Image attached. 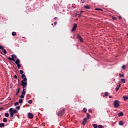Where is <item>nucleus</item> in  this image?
Returning <instances> with one entry per match:
<instances>
[{"mask_svg": "<svg viewBox=\"0 0 128 128\" xmlns=\"http://www.w3.org/2000/svg\"><path fill=\"white\" fill-rule=\"evenodd\" d=\"M28 79L26 78H24L23 80L21 81V86H23L24 88H26V86H28V82H26Z\"/></svg>", "mask_w": 128, "mask_h": 128, "instance_id": "f257e3e1", "label": "nucleus"}, {"mask_svg": "<svg viewBox=\"0 0 128 128\" xmlns=\"http://www.w3.org/2000/svg\"><path fill=\"white\" fill-rule=\"evenodd\" d=\"M12 58L8 57V58L9 60H12V62H15V60L16 59L17 56L15 54H12L11 56Z\"/></svg>", "mask_w": 128, "mask_h": 128, "instance_id": "f03ea898", "label": "nucleus"}, {"mask_svg": "<svg viewBox=\"0 0 128 128\" xmlns=\"http://www.w3.org/2000/svg\"><path fill=\"white\" fill-rule=\"evenodd\" d=\"M120 106V102L118 100L114 101V108H118Z\"/></svg>", "mask_w": 128, "mask_h": 128, "instance_id": "7ed1b4c3", "label": "nucleus"}, {"mask_svg": "<svg viewBox=\"0 0 128 128\" xmlns=\"http://www.w3.org/2000/svg\"><path fill=\"white\" fill-rule=\"evenodd\" d=\"M64 110H66V109L63 108L62 110L59 111L58 114V116H62L64 114Z\"/></svg>", "mask_w": 128, "mask_h": 128, "instance_id": "20e7f679", "label": "nucleus"}, {"mask_svg": "<svg viewBox=\"0 0 128 128\" xmlns=\"http://www.w3.org/2000/svg\"><path fill=\"white\" fill-rule=\"evenodd\" d=\"M76 38L79 40L80 42H84V40H82V38L79 34H77Z\"/></svg>", "mask_w": 128, "mask_h": 128, "instance_id": "39448f33", "label": "nucleus"}, {"mask_svg": "<svg viewBox=\"0 0 128 128\" xmlns=\"http://www.w3.org/2000/svg\"><path fill=\"white\" fill-rule=\"evenodd\" d=\"M12 109H9V112L10 113V116L11 118H14V113L12 112Z\"/></svg>", "mask_w": 128, "mask_h": 128, "instance_id": "423d86ee", "label": "nucleus"}, {"mask_svg": "<svg viewBox=\"0 0 128 128\" xmlns=\"http://www.w3.org/2000/svg\"><path fill=\"white\" fill-rule=\"evenodd\" d=\"M28 118H30V120H32V118H34V114L31 112H29L28 114Z\"/></svg>", "mask_w": 128, "mask_h": 128, "instance_id": "0eeeda50", "label": "nucleus"}, {"mask_svg": "<svg viewBox=\"0 0 128 128\" xmlns=\"http://www.w3.org/2000/svg\"><path fill=\"white\" fill-rule=\"evenodd\" d=\"M77 26H78V25L76 24H74V26L71 30L72 32H74V30H76Z\"/></svg>", "mask_w": 128, "mask_h": 128, "instance_id": "6e6552de", "label": "nucleus"}, {"mask_svg": "<svg viewBox=\"0 0 128 128\" xmlns=\"http://www.w3.org/2000/svg\"><path fill=\"white\" fill-rule=\"evenodd\" d=\"M88 119L86 118H84L82 120V126H86V121Z\"/></svg>", "mask_w": 128, "mask_h": 128, "instance_id": "1a4fd4ad", "label": "nucleus"}, {"mask_svg": "<svg viewBox=\"0 0 128 128\" xmlns=\"http://www.w3.org/2000/svg\"><path fill=\"white\" fill-rule=\"evenodd\" d=\"M10 109H12V112H13V113L18 114V110H14V108H10Z\"/></svg>", "mask_w": 128, "mask_h": 128, "instance_id": "9d476101", "label": "nucleus"}, {"mask_svg": "<svg viewBox=\"0 0 128 128\" xmlns=\"http://www.w3.org/2000/svg\"><path fill=\"white\" fill-rule=\"evenodd\" d=\"M20 59L18 58L16 61L15 62L16 64H20Z\"/></svg>", "mask_w": 128, "mask_h": 128, "instance_id": "9b49d317", "label": "nucleus"}, {"mask_svg": "<svg viewBox=\"0 0 128 128\" xmlns=\"http://www.w3.org/2000/svg\"><path fill=\"white\" fill-rule=\"evenodd\" d=\"M120 88V85H118L116 86V92H118V88Z\"/></svg>", "mask_w": 128, "mask_h": 128, "instance_id": "f8f14e48", "label": "nucleus"}, {"mask_svg": "<svg viewBox=\"0 0 128 128\" xmlns=\"http://www.w3.org/2000/svg\"><path fill=\"white\" fill-rule=\"evenodd\" d=\"M86 116H87V117L86 118L87 120H90V114L86 113Z\"/></svg>", "mask_w": 128, "mask_h": 128, "instance_id": "ddd939ff", "label": "nucleus"}, {"mask_svg": "<svg viewBox=\"0 0 128 128\" xmlns=\"http://www.w3.org/2000/svg\"><path fill=\"white\" fill-rule=\"evenodd\" d=\"M124 116V112H120L118 114V116Z\"/></svg>", "mask_w": 128, "mask_h": 128, "instance_id": "4468645a", "label": "nucleus"}, {"mask_svg": "<svg viewBox=\"0 0 128 128\" xmlns=\"http://www.w3.org/2000/svg\"><path fill=\"white\" fill-rule=\"evenodd\" d=\"M4 123H0V128H4Z\"/></svg>", "mask_w": 128, "mask_h": 128, "instance_id": "2eb2a0df", "label": "nucleus"}, {"mask_svg": "<svg viewBox=\"0 0 128 128\" xmlns=\"http://www.w3.org/2000/svg\"><path fill=\"white\" fill-rule=\"evenodd\" d=\"M120 82H122V84H125L126 83V79L124 78H122L120 80Z\"/></svg>", "mask_w": 128, "mask_h": 128, "instance_id": "dca6fc26", "label": "nucleus"}, {"mask_svg": "<svg viewBox=\"0 0 128 128\" xmlns=\"http://www.w3.org/2000/svg\"><path fill=\"white\" fill-rule=\"evenodd\" d=\"M118 124L120 126H124V122H122V120H120L119 123Z\"/></svg>", "mask_w": 128, "mask_h": 128, "instance_id": "f3484780", "label": "nucleus"}, {"mask_svg": "<svg viewBox=\"0 0 128 128\" xmlns=\"http://www.w3.org/2000/svg\"><path fill=\"white\" fill-rule=\"evenodd\" d=\"M123 98L124 100H128V96H123Z\"/></svg>", "mask_w": 128, "mask_h": 128, "instance_id": "a211bd4d", "label": "nucleus"}, {"mask_svg": "<svg viewBox=\"0 0 128 128\" xmlns=\"http://www.w3.org/2000/svg\"><path fill=\"white\" fill-rule=\"evenodd\" d=\"M21 78L24 80V78H26V75L24 74H22L21 76Z\"/></svg>", "mask_w": 128, "mask_h": 128, "instance_id": "6ab92c4d", "label": "nucleus"}, {"mask_svg": "<svg viewBox=\"0 0 128 128\" xmlns=\"http://www.w3.org/2000/svg\"><path fill=\"white\" fill-rule=\"evenodd\" d=\"M4 116L6 118H8V116H10V114L8 112H6Z\"/></svg>", "mask_w": 128, "mask_h": 128, "instance_id": "aec40b11", "label": "nucleus"}, {"mask_svg": "<svg viewBox=\"0 0 128 128\" xmlns=\"http://www.w3.org/2000/svg\"><path fill=\"white\" fill-rule=\"evenodd\" d=\"M92 126L94 128H98V124H93Z\"/></svg>", "mask_w": 128, "mask_h": 128, "instance_id": "412c9836", "label": "nucleus"}, {"mask_svg": "<svg viewBox=\"0 0 128 128\" xmlns=\"http://www.w3.org/2000/svg\"><path fill=\"white\" fill-rule=\"evenodd\" d=\"M12 36H14L16 35V32H12Z\"/></svg>", "mask_w": 128, "mask_h": 128, "instance_id": "4be33fe9", "label": "nucleus"}, {"mask_svg": "<svg viewBox=\"0 0 128 128\" xmlns=\"http://www.w3.org/2000/svg\"><path fill=\"white\" fill-rule=\"evenodd\" d=\"M8 122V119L6 118H3V122Z\"/></svg>", "mask_w": 128, "mask_h": 128, "instance_id": "5701e85b", "label": "nucleus"}, {"mask_svg": "<svg viewBox=\"0 0 128 128\" xmlns=\"http://www.w3.org/2000/svg\"><path fill=\"white\" fill-rule=\"evenodd\" d=\"M4 49V46L2 45H0V50H2Z\"/></svg>", "mask_w": 128, "mask_h": 128, "instance_id": "b1692460", "label": "nucleus"}, {"mask_svg": "<svg viewBox=\"0 0 128 128\" xmlns=\"http://www.w3.org/2000/svg\"><path fill=\"white\" fill-rule=\"evenodd\" d=\"M22 102H24V100H23L22 99L20 98V99L19 100V103H20V104H22Z\"/></svg>", "mask_w": 128, "mask_h": 128, "instance_id": "393cba45", "label": "nucleus"}, {"mask_svg": "<svg viewBox=\"0 0 128 128\" xmlns=\"http://www.w3.org/2000/svg\"><path fill=\"white\" fill-rule=\"evenodd\" d=\"M2 52H3L4 54H6L7 52H6V49H4L2 50Z\"/></svg>", "mask_w": 128, "mask_h": 128, "instance_id": "a878e982", "label": "nucleus"}, {"mask_svg": "<svg viewBox=\"0 0 128 128\" xmlns=\"http://www.w3.org/2000/svg\"><path fill=\"white\" fill-rule=\"evenodd\" d=\"M16 64L18 70H20V66H21L20 64Z\"/></svg>", "mask_w": 128, "mask_h": 128, "instance_id": "bb28decb", "label": "nucleus"}, {"mask_svg": "<svg viewBox=\"0 0 128 128\" xmlns=\"http://www.w3.org/2000/svg\"><path fill=\"white\" fill-rule=\"evenodd\" d=\"M112 18L114 20H116V16H112Z\"/></svg>", "mask_w": 128, "mask_h": 128, "instance_id": "cd10ccee", "label": "nucleus"}, {"mask_svg": "<svg viewBox=\"0 0 128 128\" xmlns=\"http://www.w3.org/2000/svg\"><path fill=\"white\" fill-rule=\"evenodd\" d=\"M98 128H104V127L102 125L98 126Z\"/></svg>", "mask_w": 128, "mask_h": 128, "instance_id": "c85d7f7f", "label": "nucleus"}, {"mask_svg": "<svg viewBox=\"0 0 128 128\" xmlns=\"http://www.w3.org/2000/svg\"><path fill=\"white\" fill-rule=\"evenodd\" d=\"M104 96H108V92H105Z\"/></svg>", "mask_w": 128, "mask_h": 128, "instance_id": "c756f323", "label": "nucleus"}, {"mask_svg": "<svg viewBox=\"0 0 128 128\" xmlns=\"http://www.w3.org/2000/svg\"><path fill=\"white\" fill-rule=\"evenodd\" d=\"M28 104H32V100H29L28 101Z\"/></svg>", "mask_w": 128, "mask_h": 128, "instance_id": "7c9ffc66", "label": "nucleus"}, {"mask_svg": "<svg viewBox=\"0 0 128 128\" xmlns=\"http://www.w3.org/2000/svg\"><path fill=\"white\" fill-rule=\"evenodd\" d=\"M84 8L87 10H90V8L89 6H84Z\"/></svg>", "mask_w": 128, "mask_h": 128, "instance_id": "2f4dec72", "label": "nucleus"}, {"mask_svg": "<svg viewBox=\"0 0 128 128\" xmlns=\"http://www.w3.org/2000/svg\"><path fill=\"white\" fill-rule=\"evenodd\" d=\"M18 104H20V103L18 102L14 103V106H18Z\"/></svg>", "mask_w": 128, "mask_h": 128, "instance_id": "473e14b6", "label": "nucleus"}, {"mask_svg": "<svg viewBox=\"0 0 128 128\" xmlns=\"http://www.w3.org/2000/svg\"><path fill=\"white\" fill-rule=\"evenodd\" d=\"M20 98H24V95L22 94L20 96Z\"/></svg>", "mask_w": 128, "mask_h": 128, "instance_id": "72a5a7b5", "label": "nucleus"}, {"mask_svg": "<svg viewBox=\"0 0 128 128\" xmlns=\"http://www.w3.org/2000/svg\"><path fill=\"white\" fill-rule=\"evenodd\" d=\"M22 94H24V96L26 95V92L25 91H22Z\"/></svg>", "mask_w": 128, "mask_h": 128, "instance_id": "f704fd0d", "label": "nucleus"}, {"mask_svg": "<svg viewBox=\"0 0 128 128\" xmlns=\"http://www.w3.org/2000/svg\"><path fill=\"white\" fill-rule=\"evenodd\" d=\"M83 110L84 112H86V110H88L86 108H84Z\"/></svg>", "mask_w": 128, "mask_h": 128, "instance_id": "c9c22d12", "label": "nucleus"}, {"mask_svg": "<svg viewBox=\"0 0 128 128\" xmlns=\"http://www.w3.org/2000/svg\"><path fill=\"white\" fill-rule=\"evenodd\" d=\"M120 78H124V74H119Z\"/></svg>", "mask_w": 128, "mask_h": 128, "instance_id": "e433bc0d", "label": "nucleus"}, {"mask_svg": "<svg viewBox=\"0 0 128 128\" xmlns=\"http://www.w3.org/2000/svg\"><path fill=\"white\" fill-rule=\"evenodd\" d=\"M82 4H84L86 2V0H81Z\"/></svg>", "mask_w": 128, "mask_h": 128, "instance_id": "4c0bfd02", "label": "nucleus"}, {"mask_svg": "<svg viewBox=\"0 0 128 128\" xmlns=\"http://www.w3.org/2000/svg\"><path fill=\"white\" fill-rule=\"evenodd\" d=\"M20 74H24V71L22 70H20Z\"/></svg>", "mask_w": 128, "mask_h": 128, "instance_id": "58836bf2", "label": "nucleus"}, {"mask_svg": "<svg viewBox=\"0 0 128 128\" xmlns=\"http://www.w3.org/2000/svg\"><path fill=\"white\" fill-rule=\"evenodd\" d=\"M122 68L123 70H126V66L123 65V66H122Z\"/></svg>", "mask_w": 128, "mask_h": 128, "instance_id": "ea45409f", "label": "nucleus"}, {"mask_svg": "<svg viewBox=\"0 0 128 128\" xmlns=\"http://www.w3.org/2000/svg\"><path fill=\"white\" fill-rule=\"evenodd\" d=\"M18 92H20V88H18V90L17 92L16 93V96H18Z\"/></svg>", "mask_w": 128, "mask_h": 128, "instance_id": "a19ab883", "label": "nucleus"}, {"mask_svg": "<svg viewBox=\"0 0 128 128\" xmlns=\"http://www.w3.org/2000/svg\"><path fill=\"white\" fill-rule=\"evenodd\" d=\"M16 108H17V110H20V106H18L16 107Z\"/></svg>", "mask_w": 128, "mask_h": 128, "instance_id": "79ce46f5", "label": "nucleus"}, {"mask_svg": "<svg viewBox=\"0 0 128 128\" xmlns=\"http://www.w3.org/2000/svg\"><path fill=\"white\" fill-rule=\"evenodd\" d=\"M88 112H89L92 113V109H89V110H88Z\"/></svg>", "mask_w": 128, "mask_h": 128, "instance_id": "37998d69", "label": "nucleus"}, {"mask_svg": "<svg viewBox=\"0 0 128 128\" xmlns=\"http://www.w3.org/2000/svg\"><path fill=\"white\" fill-rule=\"evenodd\" d=\"M14 78H18V76H16V75H14Z\"/></svg>", "mask_w": 128, "mask_h": 128, "instance_id": "c03bdc74", "label": "nucleus"}, {"mask_svg": "<svg viewBox=\"0 0 128 128\" xmlns=\"http://www.w3.org/2000/svg\"><path fill=\"white\" fill-rule=\"evenodd\" d=\"M100 8H96L95 10H100Z\"/></svg>", "mask_w": 128, "mask_h": 128, "instance_id": "a18cd8bd", "label": "nucleus"}, {"mask_svg": "<svg viewBox=\"0 0 128 128\" xmlns=\"http://www.w3.org/2000/svg\"><path fill=\"white\" fill-rule=\"evenodd\" d=\"M58 24V22H54V24L56 25V24Z\"/></svg>", "mask_w": 128, "mask_h": 128, "instance_id": "49530a36", "label": "nucleus"}, {"mask_svg": "<svg viewBox=\"0 0 128 128\" xmlns=\"http://www.w3.org/2000/svg\"><path fill=\"white\" fill-rule=\"evenodd\" d=\"M112 98V96H109V98Z\"/></svg>", "mask_w": 128, "mask_h": 128, "instance_id": "de8ad7c7", "label": "nucleus"}, {"mask_svg": "<svg viewBox=\"0 0 128 128\" xmlns=\"http://www.w3.org/2000/svg\"><path fill=\"white\" fill-rule=\"evenodd\" d=\"M70 38H73V39L74 38V37H72V36H70Z\"/></svg>", "mask_w": 128, "mask_h": 128, "instance_id": "09e8293b", "label": "nucleus"}, {"mask_svg": "<svg viewBox=\"0 0 128 128\" xmlns=\"http://www.w3.org/2000/svg\"><path fill=\"white\" fill-rule=\"evenodd\" d=\"M78 16H82V13H80V14H78Z\"/></svg>", "mask_w": 128, "mask_h": 128, "instance_id": "8fccbe9b", "label": "nucleus"}, {"mask_svg": "<svg viewBox=\"0 0 128 128\" xmlns=\"http://www.w3.org/2000/svg\"><path fill=\"white\" fill-rule=\"evenodd\" d=\"M22 90L24 92V90H26V88H23Z\"/></svg>", "mask_w": 128, "mask_h": 128, "instance_id": "3c124183", "label": "nucleus"}, {"mask_svg": "<svg viewBox=\"0 0 128 128\" xmlns=\"http://www.w3.org/2000/svg\"><path fill=\"white\" fill-rule=\"evenodd\" d=\"M99 10H101L102 12V9H100Z\"/></svg>", "mask_w": 128, "mask_h": 128, "instance_id": "603ef678", "label": "nucleus"}, {"mask_svg": "<svg viewBox=\"0 0 128 128\" xmlns=\"http://www.w3.org/2000/svg\"><path fill=\"white\" fill-rule=\"evenodd\" d=\"M56 17L54 18V20H56Z\"/></svg>", "mask_w": 128, "mask_h": 128, "instance_id": "864d4df0", "label": "nucleus"}, {"mask_svg": "<svg viewBox=\"0 0 128 128\" xmlns=\"http://www.w3.org/2000/svg\"><path fill=\"white\" fill-rule=\"evenodd\" d=\"M2 108H0V110H2Z\"/></svg>", "mask_w": 128, "mask_h": 128, "instance_id": "5fc2aeb1", "label": "nucleus"}, {"mask_svg": "<svg viewBox=\"0 0 128 128\" xmlns=\"http://www.w3.org/2000/svg\"><path fill=\"white\" fill-rule=\"evenodd\" d=\"M119 18H122V16H120Z\"/></svg>", "mask_w": 128, "mask_h": 128, "instance_id": "6e6d98bb", "label": "nucleus"}, {"mask_svg": "<svg viewBox=\"0 0 128 128\" xmlns=\"http://www.w3.org/2000/svg\"><path fill=\"white\" fill-rule=\"evenodd\" d=\"M84 12V11H81L80 13Z\"/></svg>", "mask_w": 128, "mask_h": 128, "instance_id": "4d7b16f0", "label": "nucleus"}, {"mask_svg": "<svg viewBox=\"0 0 128 128\" xmlns=\"http://www.w3.org/2000/svg\"><path fill=\"white\" fill-rule=\"evenodd\" d=\"M78 18H80V15H78Z\"/></svg>", "mask_w": 128, "mask_h": 128, "instance_id": "13d9d810", "label": "nucleus"}, {"mask_svg": "<svg viewBox=\"0 0 128 128\" xmlns=\"http://www.w3.org/2000/svg\"><path fill=\"white\" fill-rule=\"evenodd\" d=\"M76 16H78V14H75Z\"/></svg>", "mask_w": 128, "mask_h": 128, "instance_id": "bf43d9fd", "label": "nucleus"}, {"mask_svg": "<svg viewBox=\"0 0 128 128\" xmlns=\"http://www.w3.org/2000/svg\"><path fill=\"white\" fill-rule=\"evenodd\" d=\"M52 26H54V24H52Z\"/></svg>", "mask_w": 128, "mask_h": 128, "instance_id": "052dcab7", "label": "nucleus"}, {"mask_svg": "<svg viewBox=\"0 0 128 128\" xmlns=\"http://www.w3.org/2000/svg\"><path fill=\"white\" fill-rule=\"evenodd\" d=\"M0 116H2V115L0 114Z\"/></svg>", "mask_w": 128, "mask_h": 128, "instance_id": "680f3d73", "label": "nucleus"}, {"mask_svg": "<svg viewBox=\"0 0 128 128\" xmlns=\"http://www.w3.org/2000/svg\"><path fill=\"white\" fill-rule=\"evenodd\" d=\"M2 104V102H0V104Z\"/></svg>", "mask_w": 128, "mask_h": 128, "instance_id": "e2e57ef3", "label": "nucleus"}]
</instances>
